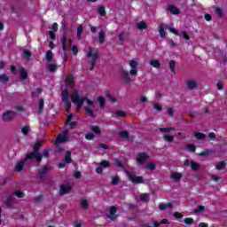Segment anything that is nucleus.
<instances>
[{"label":"nucleus","mask_w":227,"mask_h":227,"mask_svg":"<svg viewBox=\"0 0 227 227\" xmlns=\"http://www.w3.org/2000/svg\"><path fill=\"white\" fill-rule=\"evenodd\" d=\"M71 102H73V104L76 106V111L77 113H79V111H81L82 107V105L84 104V102H86V97L81 98L79 91L75 90L71 98Z\"/></svg>","instance_id":"f257e3e1"},{"label":"nucleus","mask_w":227,"mask_h":227,"mask_svg":"<svg viewBox=\"0 0 227 227\" xmlns=\"http://www.w3.org/2000/svg\"><path fill=\"white\" fill-rule=\"evenodd\" d=\"M62 102L63 104H65V109L67 111V113H68V111H70L72 109V102H70V91H68V90H64L62 91Z\"/></svg>","instance_id":"f03ea898"},{"label":"nucleus","mask_w":227,"mask_h":227,"mask_svg":"<svg viewBox=\"0 0 227 227\" xmlns=\"http://www.w3.org/2000/svg\"><path fill=\"white\" fill-rule=\"evenodd\" d=\"M87 58L90 59L89 64L90 65V71H93L95 68V65H97V59H98V54L93 53V50L89 48L87 52Z\"/></svg>","instance_id":"7ed1b4c3"},{"label":"nucleus","mask_w":227,"mask_h":227,"mask_svg":"<svg viewBox=\"0 0 227 227\" xmlns=\"http://www.w3.org/2000/svg\"><path fill=\"white\" fill-rule=\"evenodd\" d=\"M16 117L17 112L10 110L3 114L2 120L3 121L9 123V121H13V120H15Z\"/></svg>","instance_id":"20e7f679"},{"label":"nucleus","mask_w":227,"mask_h":227,"mask_svg":"<svg viewBox=\"0 0 227 227\" xmlns=\"http://www.w3.org/2000/svg\"><path fill=\"white\" fill-rule=\"evenodd\" d=\"M35 159L36 162H42V159H43V155L40 154V153H35L33 152L27 153L24 160L25 162L27 160H31Z\"/></svg>","instance_id":"39448f33"},{"label":"nucleus","mask_w":227,"mask_h":227,"mask_svg":"<svg viewBox=\"0 0 227 227\" xmlns=\"http://www.w3.org/2000/svg\"><path fill=\"white\" fill-rule=\"evenodd\" d=\"M125 173L133 184H143V176H137L136 173L129 170H126Z\"/></svg>","instance_id":"423d86ee"},{"label":"nucleus","mask_w":227,"mask_h":227,"mask_svg":"<svg viewBox=\"0 0 227 227\" xmlns=\"http://www.w3.org/2000/svg\"><path fill=\"white\" fill-rule=\"evenodd\" d=\"M72 191V187L69 184H63L59 187V196H65V194H68Z\"/></svg>","instance_id":"0eeeda50"},{"label":"nucleus","mask_w":227,"mask_h":227,"mask_svg":"<svg viewBox=\"0 0 227 227\" xmlns=\"http://www.w3.org/2000/svg\"><path fill=\"white\" fill-rule=\"evenodd\" d=\"M110 215H106V217H108V219H110L111 221H116V219H118V215H116V212H118V209L116 207V206H112L109 209Z\"/></svg>","instance_id":"6e6552de"},{"label":"nucleus","mask_w":227,"mask_h":227,"mask_svg":"<svg viewBox=\"0 0 227 227\" xmlns=\"http://www.w3.org/2000/svg\"><path fill=\"white\" fill-rule=\"evenodd\" d=\"M121 77L124 84H130V82H132V78H130V74H129V72L125 70H122L121 72Z\"/></svg>","instance_id":"1a4fd4ad"},{"label":"nucleus","mask_w":227,"mask_h":227,"mask_svg":"<svg viewBox=\"0 0 227 227\" xmlns=\"http://www.w3.org/2000/svg\"><path fill=\"white\" fill-rule=\"evenodd\" d=\"M148 158L149 156L146 153H138L137 161L138 162V164L143 166V164H145V161L148 160Z\"/></svg>","instance_id":"9d476101"},{"label":"nucleus","mask_w":227,"mask_h":227,"mask_svg":"<svg viewBox=\"0 0 227 227\" xmlns=\"http://www.w3.org/2000/svg\"><path fill=\"white\" fill-rule=\"evenodd\" d=\"M49 171H51V167H49V166L42 167L38 170L37 178H43L44 175H46V173H49Z\"/></svg>","instance_id":"9b49d317"},{"label":"nucleus","mask_w":227,"mask_h":227,"mask_svg":"<svg viewBox=\"0 0 227 227\" xmlns=\"http://www.w3.org/2000/svg\"><path fill=\"white\" fill-rule=\"evenodd\" d=\"M168 10L172 13V15H180L181 12L180 9L176 8L173 4H168Z\"/></svg>","instance_id":"f8f14e48"},{"label":"nucleus","mask_w":227,"mask_h":227,"mask_svg":"<svg viewBox=\"0 0 227 227\" xmlns=\"http://www.w3.org/2000/svg\"><path fill=\"white\" fill-rule=\"evenodd\" d=\"M188 90H196L198 88V82L194 80H189L186 82Z\"/></svg>","instance_id":"ddd939ff"},{"label":"nucleus","mask_w":227,"mask_h":227,"mask_svg":"<svg viewBox=\"0 0 227 227\" xmlns=\"http://www.w3.org/2000/svg\"><path fill=\"white\" fill-rule=\"evenodd\" d=\"M45 58H46V60L48 61V63H52V61H54V59H54V53H52V51L48 50L46 51Z\"/></svg>","instance_id":"4468645a"},{"label":"nucleus","mask_w":227,"mask_h":227,"mask_svg":"<svg viewBox=\"0 0 227 227\" xmlns=\"http://www.w3.org/2000/svg\"><path fill=\"white\" fill-rule=\"evenodd\" d=\"M194 137L196 139H198L199 141H203V140L207 139V135H205L204 133H201V132L195 131Z\"/></svg>","instance_id":"2eb2a0df"},{"label":"nucleus","mask_w":227,"mask_h":227,"mask_svg":"<svg viewBox=\"0 0 227 227\" xmlns=\"http://www.w3.org/2000/svg\"><path fill=\"white\" fill-rule=\"evenodd\" d=\"M164 26H167V25L162 23L159 26V33H160V38H166V30H164L166 27Z\"/></svg>","instance_id":"dca6fc26"},{"label":"nucleus","mask_w":227,"mask_h":227,"mask_svg":"<svg viewBox=\"0 0 227 227\" xmlns=\"http://www.w3.org/2000/svg\"><path fill=\"white\" fill-rule=\"evenodd\" d=\"M25 160H21L19 161L16 166H15V171H17L18 173H20V171H22L24 169V164H25Z\"/></svg>","instance_id":"f3484780"},{"label":"nucleus","mask_w":227,"mask_h":227,"mask_svg":"<svg viewBox=\"0 0 227 227\" xmlns=\"http://www.w3.org/2000/svg\"><path fill=\"white\" fill-rule=\"evenodd\" d=\"M98 42L100 44L106 42V32L104 30H100L98 33Z\"/></svg>","instance_id":"a211bd4d"},{"label":"nucleus","mask_w":227,"mask_h":227,"mask_svg":"<svg viewBox=\"0 0 227 227\" xmlns=\"http://www.w3.org/2000/svg\"><path fill=\"white\" fill-rule=\"evenodd\" d=\"M20 79L21 81H26V79H27V71H26V68L20 67Z\"/></svg>","instance_id":"6ab92c4d"},{"label":"nucleus","mask_w":227,"mask_h":227,"mask_svg":"<svg viewBox=\"0 0 227 227\" xmlns=\"http://www.w3.org/2000/svg\"><path fill=\"white\" fill-rule=\"evenodd\" d=\"M183 176H184V175H182V173H178V172L171 173V178H173V180H175V182H178V180H181V178Z\"/></svg>","instance_id":"aec40b11"},{"label":"nucleus","mask_w":227,"mask_h":227,"mask_svg":"<svg viewBox=\"0 0 227 227\" xmlns=\"http://www.w3.org/2000/svg\"><path fill=\"white\" fill-rule=\"evenodd\" d=\"M165 29H168L170 33H173V35H176V36H180V33L175 29V27H169V25H164Z\"/></svg>","instance_id":"412c9836"},{"label":"nucleus","mask_w":227,"mask_h":227,"mask_svg":"<svg viewBox=\"0 0 227 227\" xmlns=\"http://www.w3.org/2000/svg\"><path fill=\"white\" fill-rule=\"evenodd\" d=\"M66 141H68V137L66 135H58L57 143H66Z\"/></svg>","instance_id":"4be33fe9"},{"label":"nucleus","mask_w":227,"mask_h":227,"mask_svg":"<svg viewBox=\"0 0 227 227\" xmlns=\"http://www.w3.org/2000/svg\"><path fill=\"white\" fill-rule=\"evenodd\" d=\"M140 201L148 203V201H150V195L148 193L140 194Z\"/></svg>","instance_id":"5701e85b"},{"label":"nucleus","mask_w":227,"mask_h":227,"mask_svg":"<svg viewBox=\"0 0 227 227\" xmlns=\"http://www.w3.org/2000/svg\"><path fill=\"white\" fill-rule=\"evenodd\" d=\"M21 132L24 136H29V132H31V127L29 125H26L21 129Z\"/></svg>","instance_id":"b1692460"},{"label":"nucleus","mask_w":227,"mask_h":227,"mask_svg":"<svg viewBox=\"0 0 227 227\" xmlns=\"http://www.w3.org/2000/svg\"><path fill=\"white\" fill-rule=\"evenodd\" d=\"M45 104V101L43 100V98H41L39 100V106H38V114H42V113H43V106Z\"/></svg>","instance_id":"393cba45"},{"label":"nucleus","mask_w":227,"mask_h":227,"mask_svg":"<svg viewBox=\"0 0 227 227\" xmlns=\"http://www.w3.org/2000/svg\"><path fill=\"white\" fill-rule=\"evenodd\" d=\"M4 203L6 207H12L13 205V196L9 195Z\"/></svg>","instance_id":"a878e982"},{"label":"nucleus","mask_w":227,"mask_h":227,"mask_svg":"<svg viewBox=\"0 0 227 227\" xmlns=\"http://www.w3.org/2000/svg\"><path fill=\"white\" fill-rule=\"evenodd\" d=\"M67 88H74V76L69 75L67 77Z\"/></svg>","instance_id":"bb28decb"},{"label":"nucleus","mask_w":227,"mask_h":227,"mask_svg":"<svg viewBox=\"0 0 227 227\" xmlns=\"http://www.w3.org/2000/svg\"><path fill=\"white\" fill-rule=\"evenodd\" d=\"M65 160L67 164H70L72 162V152L67 151L65 154Z\"/></svg>","instance_id":"cd10ccee"},{"label":"nucleus","mask_w":227,"mask_h":227,"mask_svg":"<svg viewBox=\"0 0 227 227\" xmlns=\"http://www.w3.org/2000/svg\"><path fill=\"white\" fill-rule=\"evenodd\" d=\"M176 67V62H175V60H170L169 68H170V72H172V74H176V69H175Z\"/></svg>","instance_id":"c85d7f7f"},{"label":"nucleus","mask_w":227,"mask_h":227,"mask_svg":"<svg viewBox=\"0 0 227 227\" xmlns=\"http://www.w3.org/2000/svg\"><path fill=\"white\" fill-rule=\"evenodd\" d=\"M151 67L154 68H160V62L158 59H153L150 61Z\"/></svg>","instance_id":"c756f323"},{"label":"nucleus","mask_w":227,"mask_h":227,"mask_svg":"<svg viewBox=\"0 0 227 227\" xmlns=\"http://www.w3.org/2000/svg\"><path fill=\"white\" fill-rule=\"evenodd\" d=\"M226 168V162L224 161H220L215 165V169L218 171H221V169H224Z\"/></svg>","instance_id":"7c9ffc66"},{"label":"nucleus","mask_w":227,"mask_h":227,"mask_svg":"<svg viewBox=\"0 0 227 227\" xmlns=\"http://www.w3.org/2000/svg\"><path fill=\"white\" fill-rule=\"evenodd\" d=\"M40 148H42V143L41 142H37L34 145L33 147V153H38V152H40Z\"/></svg>","instance_id":"2f4dec72"},{"label":"nucleus","mask_w":227,"mask_h":227,"mask_svg":"<svg viewBox=\"0 0 227 227\" xmlns=\"http://www.w3.org/2000/svg\"><path fill=\"white\" fill-rule=\"evenodd\" d=\"M60 42L62 43V51L65 52V51H67V35H62V37L60 38Z\"/></svg>","instance_id":"473e14b6"},{"label":"nucleus","mask_w":227,"mask_h":227,"mask_svg":"<svg viewBox=\"0 0 227 227\" xmlns=\"http://www.w3.org/2000/svg\"><path fill=\"white\" fill-rule=\"evenodd\" d=\"M191 168H192V171H198V169H200V163H198L196 161H191Z\"/></svg>","instance_id":"72a5a7b5"},{"label":"nucleus","mask_w":227,"mask_h":227,"mask_svg":"<svg viewBox=\"0 0 227 227\" xmlns=\"http://www.w3.org/2000/svg\"><path fill=\"white\" fill-rule=\"evenodd\" d=\"M98 101L99 103V107L101 109H104V107H106V98H104V97H99L98 98Z\"/></svg>","instance_id":"f704fd0d"},{"label":"nucleus","mask_w":227,"mask_h":227,"mask_svg":"<svg viewBox=\"0 0 227 227\" xmlns=\"http://www.w3.org/2000/svg\"><path fill=\"white\" fill-rule=\"evenodd\" d=\"M84 109H85V112L87 113V114H89V116H90V118H95V112H93V110H91V108H90V106H85Z\"/></svg>","instance_id":"c9c22d12"},{"label":"nucleus","mask_w":227,"mask_h":227,"mask_svg":"<svg viewBox=\"0 0 227 227\" xmlns=\"http://www.w3.org/2000/svg\"><path fill=\"white\" fill-rule=\"evenodd\" d=\"M48 70L49 72H56V70H58V65L56 64H48Z\"/></svg>","instance_id":"e433bc0d"},{"label":"nucleus","mask_w":227,"mask_h":227,"mask_svg":"<svg viewBox=\"0 0 227 227\" xmlns=\"http://www.w3.org/2000/svg\"><path fill=\"white\" fill-rule=\"evenodd\" d=\"M148 27V25L145 21H140L137 23V28L140 30L146 29Z\"/></svg>","instance_id":"4c0bfd02"},{"label":"nucleus","mask_w":227,"mask_h":227,"mask_svg":"<svg viewBox=\"0 0 227 227\" xmlns=\"http://www.w3.org/2000/svg\"><path fill=\"white\" fill-rule=\"evenodd\" d=\"M202 212H205V206H198L197 208L193 210L194 214H201Z\"/></svg>","instance_id":"58836bf2"},{"label":"nucleus","mask_w":227,"mask_h":227,"mask_svg":"<svg viewBox=\"0 0 227 227\" xmlns=\"http://www.w3.org/2000/svg\"><path fill=\"white\" fill-rule=\"evenodd\" d=\"M10 81V76L6 74H0V82H8Z\"/></svg>","instance_id":"ea45409f"},{"label":"nucleus","mask_w":227,"mask_h":227,"mask_svg":"<svg viewBox=\"0 0 227 227\" xmlns=\"http://www.w3.org/2000/svg\"><path fill=\"white\" fill-rule=\"evenodd\" d=\"M98 12L101 17H106V8L104 6H99Z\"/></svg>","instance_id":"a19ab883"},{"label":"nucleus","mask_w":227,"mask_h":227,"mask_svg":"<svg viewBox=\"0 0 227 227\" xmlns=\"http://www.w3.org/2000/svg\"><path fill=\"white\" fill-rule=\"evenodd\" d=\"M163 139H165V141H167L168 143H173V141H175V137L169 135H165L163 137Z\"/></svg>","instance_id":"79ce46f5"},{"label":"nucleus","mask_w":227,"mask_h":227,"mask_svg":"<svg viewBox=\"0 0 227 227\" xmlns=\"http://www.w3.org/2000/svg\"><path fill=\"white\" fill-rule=\"evenodd\" d=\"M119 136L121 137H122L123 139H129V132L128 131H125V130H122L119 133Z\"/></svg>","instance_id":"37998d69"},{"label":"nucleus","mask_w":227,"mask_h":227,"mask_svg":"<svg viewBox=\"0 0 227 227\" xmlns=\"http://www.w3.org/2000/svg\"><path fill=\"white\" fill-rule=\"evenodd\" d=\"M106 97L107 98H109L110 101H112L113 103L116 102V98H113V96H111V93L108 90H106Z\"/></svg>","instance_id":"c03bdc74"},{"label":"nucleus","mask_w":227,"mask_h":227,"mask_svg":"<svg viewBox=\"0 0 227 227\" xmlns=\"http://www.w3.org/2000/svg\"><path fill=\"white\" fill-rule=\"evenodd\" d=\"M129 67L130 68H136L137 67H139V63L134 59L129 61Z\"/></svg>","instance_id":"a18cd8bd"},{"label":"nucleus","mask_w":227,"mask_h":227,"mask_svg":"<svg viewBox=\"0 0 227 227\" xmlns=\"http://www.w3.org/2000/svg\"><path fill=\"white\" fill-rule=\"evenodd\" d=\"M179 35L180 36H182V38H184V40H191V36H189V35L185 31H181Z\"/></svg>","instance_id":"49530a36"},{"label":"nucleus","mask_w":227,"mask_h":227,"mask_svg":"<svg viewBox=\"0 0 227 227\" xmlns=\"http://www.w3.org/2000/svg\"><path fill=\"white\" fill-rule=\"evenodd\" d=\"M91 130L94 132V134H101L102 131H100V128L98 126H91Z\"/></svg>","instance_id":"de8ad7c7"},{"label":"nucleus","mask_w":227,"mask_h":227,"mask_svg":"<svg viewBox=\"0 0 227 227\" xmlns=\"http://www.w3.org/2000/svg\"><path fill=\"white\" fill-rule=\"evenodd\" d=\"M200 157H208L210 155V151L206 149L204 152L200 153Z\"/></svg>","instance_id":"09e8293b"},{"label":"nucleus","mask_w":227,"mask_h":227,"mask_svg":"<svg viewBox=\"0 0 227 227\" xmlns=\"http://www.w3.org/2000/svg\"><path fill=\"white\" fill-rule=\"evenodd\" d=\"M160 132H171V130H175V128H160Z\"/></svg>","instance_id":"8fccbe9b"},{"label":"nucleus","mask_w":227,"mask_h":227,"mask_svg":"<svg viewBox=\"0 0 227 227\" xmlns=\"http://www.w3.org/2000/svg\"><path fill=\"white\" fill-rule=\"evenodd\" d=\"M215 12L218 17H223V10L220 7H215Z\"/></svg>","instance_id":"3c124183"},{"label":"nucleus","mask_w":227,"mask_h":227,"mask_svg":"<svg viewBox=\"0 0 227 227\" xmlns=\"http://www.w3.org/2000/svg\"><path fill=\"white\" fill-rule=\"evenodd\" d=\"M85 139L91 141L92 139H95V135H93V133H87L85 135Z\"/></svg>","instance_id":"603ef678"},{"label":"nucleus","mask_w":227,"mask_h":227,"mask_svg":"<svg viewBox=\"0 0 227 227\" xmlns=\"http://www.w3.org/2000/svg\"><path fill=\"white\" fill-rule=\"evenodd\" d=\"M118 184H120V177L118 176H116L115 177H113L112 184L118 185Z\"/></svg>","instance_id":"864d4df0"},{"label":"nucleus","mask_w":227,"mask_h":227,"mask_svg":"<svg viewBox=\"0 0 227 227\" xmlns=\"http://www.w3.org/2000/svg\"><path fill=\"white\" fill-rule=\"evenodd\" d=\"M99 166H101L102 168H109L110 163L109 161L105 160L99 163Z\"/></svg>","instance_id":"5fc2aeb1"},{"label":"nucleus","mask_w":227,"mask_h":227,"mask_svg":"<svg viewBox=\"0 0 227 227\" xmlns=\"http://www.w3.org/2000/svg\"><path fill=\"white\" fill-rule=\"evenodd\" d=\"M187 149L189 150V152H196V145H192V144H189L187 145Z\"/></svg>","instance_id":"6e6d98bb"},{"label":"nucleus","mask_w":227,"mask_h":227,"mask_svg":"<svg viewBox=\"0 0 227 227\" xmlns=\"http://www.w3.org/2000/svg\"><path fill=\"white\" fill-rule=\"evenodd\" d=\"M23 54H24V58H25L26 59H27V58H31V56H32L31 51H28V50H25V51H23Z\"/></svg>","instance_id":"4d7b16f0"},{"label":"nucleus","mask_w":227,"mask_h":227,"mask_svg":"<svg viewBox=\"0 0 227 227\" xmlns=\"http://www.w3.org/2000/svg\"><path fill=\"white\" fill-rule=\"evenodd\" d=\"M156 168V165L153 162L147 163V169H150L151 171H153Z\"/></svg>","instance_id":"13d9d810"},{"label":"nucleus","mask_w":227,"mask_h":227,"mask_svg":"<svg viewBox=\"0 0 227 227\" xmlns=\"http://www.w3.org/2000/svg\"><path fill=\"white\" fill-rule=\"evenodd\" d=\"M42 91H43L42 88H38L36 90V92H32V97H38V95H42Z\"/></svg>","instance_id":"bf43d9fd"},{"label":"nucleus","mask_w":227,"mask_h":227,"mask_svg":"<svg viewBox=\"0 0 227 227\" xmlns=\"http://www.w3.org/2000/svg\"><path fill=\"white\" fill-rule=\"evenodd\" d=\"M72 120H74V114H70L67 115V118L66 120V125H68V123H70V121H72Z\"/></svg>","instance_id":"052dcab7"},{"label":"nucleus","mask_w":227,"mask_h":227,"mask_svg":"<svg viewBox=\"0 0 227 227\" xmlns=\"http://www.w3.org/2000/svg\"><path fill=\"white\" fill-rule=\"evenodd\" d=\"M14 196H17V198H23L24 192H22L21 191H16L14 192Z\"/></svg>","instance_id":"680f3d73"},{"label":"nucleus","mask_w":227,"mask_h":227,"mask_svg":"<svg viewBox=\"0 0 227 227\" xmlns=\"http://www.w3.org/2000/svg\"><path fill=\"white\" fill-rule=\"evenodd\" d=\"M184 223L190 226V224H192L194 223V219L192 218H185Z\"/></svg>","instance_id":"e2e57ef3"},{"label":"nucleus","mask_w":227,"mask_h":227,"mask_svg":"<svg viewBox=\"0 0 227 227\" xmlns=\"http://www.w3.org/2000/svg\"><path fill=\"white\" fill-rule=\"evenodd\" d=\"M70 130H74L77 127V121H71L69 123Z\"/></svg>","instance_id":"0e129e2a"},{"label":"nucleus","mask_w":227,"mask_h":227,"mask_svg":"<svg viewBox=\"0 0 227 227\" xmlns=\"http://www.w3.org/2000/svg\"><path fill=\"white\" fill-rule=\"evenodd\" d=\"M153 107V109H155L156 111H160V112L162 111V106H159L158 103H155Z\"/></svg>","instance_id":"69168bd1"},{"label":"nucleus","mask_w":227,"mask_h":227,"mask_svg":"<svg viewBox=\"0 0 227 227\" xmlns=\"http://www.w3.org/2000/svg\"><path fill=\"white\" fill-rule=\"evenodd\" d=\"M81 205H82V208L87 209L89 207L88 200H82Z\"/></svg>","instance_id":"338daca9"},{"label":"nucleus","mask_w":227,"mask_h":227,"mask_svg":"<svg viewBox=\"0 0 227 227\" xmlns=\"http://www.w3.org/2000/svg\"><path fill=\"white\" fill-rule=\"evenodd\" d=\"M129 74H131L132 76L137 75V69L132 68V69L129 71Z\"/></svg>","instance_id":"774afa93"}]
</instances>
